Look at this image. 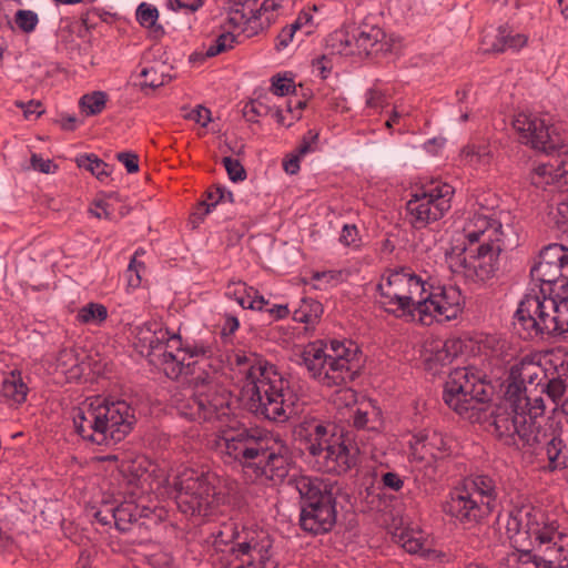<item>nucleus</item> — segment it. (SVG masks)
<instances>
[{"label":"nucleus","instance_id":"1","mask_svg":"<svg viewBox=\"0 0 568 568\" xmlns=\"http://www.w3.org/2000/svg\"><path fill=\"white\" fill-rule=\"evenodd\" d=\"M541 372L532 361H521L510 368L505 397L490 410L491 387L475 367H457L444 386L445 404L470 423L493 426L496 437L505 445L519 449L535 447L545 434L538 418L545 414L541 396L527 394L526 383H534Z\"/></svg>","mask_w":568,"mask_h":568},{"label":"nucleus","instance_id":"2","mask_svg":"<svg viewBox=\"0 0 568 568\" xmlns=\"http://www.w3.org/2000/svg\"><path fill=\"white\" fill-rule=\"evenodd\" d=\"M477 205L463 220L459 232L464 253L450 258V268L469 281L484 283L497 274L500 253L516 241L510 239L513 227L503 225L494 207Z\"/></svg>","mask_w":568,"mask_h":568},{"label":"nucleus","instance_id":"3","mask_svg":"<svg viewBox=\"0 0 568 568\" xmlns=\"http://www.w3.org/2000/svg\"><path fill=\"white\" fill-rule=\"evenodd\" d=\"M225 463H237L253 481H277L288 473L287 446L261 427H229L213 442Z\"/></svg>","mask_w":568,"mask_h":568},{"label":"nucleus","instance_id":"4","mask_svg":"<svg viewBox=\"0 0 568 568\" xmlns=\"http://www.w3.org/2000/svg\"><path fill=\"white\" fill-rule=\"evenodd\" d=\"M235 364L245 376L242 398L254 416L282 424L297 413L298 396L274 364L244 353L235 355Z\"/></svg>","mask_w":568,"mask_h":568},{"label":"nucleus","instance_id":"5","mask_svg":"<svg viewBox=\"0 0 568 568\" xmlns=\"http://www.w3.org/2000/svg\"><path fill=\"white\" fill-rule=\"evenodd\" d=\"M506 530L516 545L529 540L532 550L546 555L558 568H568V534L558 531L556 520L532 505L515 506L508 514Z\"/></svg>","mask_w":568,"mask_h":568},{"label":"nucleus","instance_id":"6","mask_svg":"<svg viewBox=\"0 0 568 568\" xmlns=\"http://www.w3.org/2000/svg\"><path fill=\"white\" fill-rule=\"evenodd\" d=\"M135 422L134 409L123 399L97 397L73 412L75 432L97 445L123 440Z\"/></svg>","mask_w":568,"mask_h":568},{"label":"nucleus","instance_id":"7","mask_svg":"<svg viewBox=\"0 0 568 568\" xmlns=\"http://www.w3.org/2000/svg\"><path fill=\"white\" fill-rule=\"evenodd\" d=\"M175 499L180 510L186 515L210 516L230 501L236 493L237 483L221 477L210 469L183 467L173 479Z\"/></svg>","mask_w":568,"mask_h":568},{"label":"nucleus","instance_id":"8","mask_svg":"<svg viewBox=\"0 0 568 568\" xmlns=\"http://www.w3.org/2000/svg\"><path fill=\"white\" fill-rule=\"evenodd\" d=\"M187 382L193 386L173 395L172 402L179 415L186 419L210 423L223 429L232 427L227 423L231 416L230 393L221 388L215 382V376L210 372L192 375Z\"/></svg>","mask_w":568,"mask_h":568},{"label":"nucleus","instance_id":"9","mask_svg":"<svg viewBox=\"0 0 568 568\" xmlns=\"http://www.w3.org/2000/svg\"><path fill=\"white\" fill-rule=\"evenodd\" d=\"M302 357L311 377L326 387L353 382L363 367L361 351L352 342L332 341L329 348L312 343Z\"/></svg>","mask_w":568,"mask_h":568},{"label":"nucleus","instance_id":"10","mask_svg":"<svg viewBox=\"0 0 568 568\" xmlns=\"http://www.w3.org/2000/svg\"><path fill=\"white\" fill-rule=\"evenodd\" d=\"M497 497L496 481L490 476L470 475L449 491L443 511L459 525L471 528L493 513Z\"/></svg>","mask_w":568,"mask_h":568},{"label":"nucleus","instance_id":"11","mask_svg":"<svg viewBox=\"0 0 568 568\" xmlns=\"http://www.w3.org/2000/svg\"><path fill=\"white\" fill-rule=\"evenodd\" d=\"M301 498V528L312 535L328 532L336 524L337 486L329 480L300 475L290 479Z\"/></svg>","mask_w":568,"mask_h":568},{"label":"nucleus","instance_id":"12","mask_svg":"<svg viewBox=\"0 0 568 568\" xmlns=\"http://www.w3.org/2000/svg\"><path fill=\"white\" fill-rule=\"evenodd\" d=\"M212 537L215 547L231 546L230 555L239 561L234 568H268L273 539L267 530L229 521L213 531Z\"/></svg>","mask_w":568,"mask_h":568},{"label":"nucleus","instance_id":"13","mask_svg":"<svg viewBox=\"0 0 568 568\" xmlns=\"http://www.w3.org/2000/svg\"><path fill=\"white\" fill-rule=\"evenodd\" d=\"M377 303L386 313L406 322H417L425 282L406 268H388L377 284Z\"/></svg>","mask_w":568,"mask_h":568},{"label":"nucleus","instance_id":"14","mask_svg":"<svg viewBox=\"0 0 568 568\" xmlns=\"http://www.w3.org/2000/svg\"><path fill=\"white\" fill-rule=\"evenodd\" d=\"M454 193V187L443 182L418 189L406 202L407 221L416 230L437 222L450 210Z\"/></svg>","mask_w":568,"mask_h":568},{"label":"nucleus","instance_id":"15","mask_svg":"<svg viewBox=\"0 0 568 568\" xmlns=\"http://www.w3.org/2000/svg\"><path fill=\"white\" fill-rule=\"evenodd\" d=\"M148 331L152 333L149 338L151 355L159 356V364L164 374L176 379L182 374H195V366L199 361L185 363L184 345L179 334L170 332L166 327L150 324Z\"/></svg>","mask_w":568,"mask_h":568},{"label":"nucleus","instance_id":"16","mask_svg":"<svg viewBox=\"0 0 568 568\" xmlns=\"http://www.w3.org/2000/svg\"><path fill=\"white\" fill-rule=\"evenodd\" d=\"M552 310V297L547 296L541 288H531L519 302L515 313L516 323L524 338L550 336L552 327L549 317Z\"/></svg>","mask_w":568,"mask_h":568},{"label":"nucleus","instance_id":"17","mask_svg":"<svg viewBox=\"0 0 568 568\" xmlns=\"http://www.w3.org/2000/svg\"><path fill=\"white\" fill-rule=\"evenodd\" d=\"M465 306V297L456 285L425 288L417 323L430 326L434 322H446L457 318Z\"/></svg>","mask_w":568,"mask_h":568},{"label":"nucleus","instance_id":"18","mask_svg":"<svg viewBox=\"0 0 568 568\" xmlns=\"http://www.w3.org/2000/svg\"><path fill=\"white\" fill-rule=\"evenodd\" d=\"M410 458L425 476L434 478L437 463L450 454V446L445 435L436 430L423 429L415 433L409 440Z\"/></svg>","mask_w":568,"mask_h":568},{"label":"nucleus","instance_id":"19","mask_svg":"<svg viewBox=\"0 0 568 568\" xmlns=\"http://www.w3.org/2000/svg\"><path fill=\"white\" fill-rule=\"evenodd\" d=\"M513 126L521 142L535 150L552 153L557 149L566 146L549 121L539 114L519 113L515 116Z\"/></svg>","mask_w":568,"mask_h":568},{"label":"nucleus","instance_id":"20","mask_svg":"<svg viewBox=\"0 0 568 568\" xmlns=\"http://www.w3.org/2000/svg\"><path fill=\"white\" fill-rule=\"evenodd\" d=\"M530 276L541 284H555L559 278L568 283V247L558 243L547 245L530 268Z\"/></svg>","mask_w":568,"mask_h":568},{"label":"nucleus","instance_id":"21","mask_svg":"<svg viewBox=\"0 0 568 568\" xmlns=\"http://www.w3.org/2000/svg\"><path fill=\"white\" fill-rule=\"evenodd\" d=\"M357 453L355 446L346 444L341 438L331 439L313 457L314 467L323 473L342 475L356 465Z\"/></svg>","mask_w":568,"mask_h":568},{"label":"nucleus","instance_id":"22","mask_svg":"<svg viewBox=\"0 0 568 568\" xmlns=\"http://www.w3.org/2000/svg\"><path fill=\"white\" fill-rule=\"evenodd\" d=\"M356 55L377 57L392 51V39L377 26H352Z\"/></svg>","mask_w":568,"mask_h":568},{"label":"nucleus","instance_id":"23","mask_svg":"<svg viewBox=\"0 0 568 568\" xmlns=\"http://www.w3.org/2000/svg\"><path fill=\"white\" fill-rule=\"evenodd\" d=\"M227 23L234 29L253 37L263 31V20L257 10L256 0L235 2L229 11Z\"/></svg>","mask_w":568,"mask_h":568},{"label":"nucleus","instance_id":"24","mask_svg":"<svg viewBox=\"0 0 568 568\" xmlns=\"http://www.w3.org/2000/svg\"><path fill=\"white\" fill-rule=\"evenodd\" d=\"M554 162L540 164L530 174V181L536 187L545 189L556 182L568 183V143L555 151Z\"/></svg>","mask_w":568,"mask_h":568},{"label":"nucleus","instance_id":"25","mask_svg":"<svg viewBox=\"0 0 568 568\" xmlns=\"http://www.w3.org/2000/svg\"><path fill=\"white\" fill-rule=\"evenodd\" d=\"M463 342L459 338L429 339L423 347V358L429 369L450 364L462 353Z\"/></svg>","mask_w":568,"mask_h":568},{"label":"nucleus","instance_id":"26","mask_svg":"<svg viewBox=\"0 0 568 568\" xmlns=\"http://www.w3.org/2000/svg\"><path fill=\"white\" fill-rule=\"evenodd\" d=\"M294 434L305 444V449L312 457L331 440L326 423L311 416L303 418L295 427Z\"/></svg>","mask_w":568,"mask_h":568},{"label":"nucleus","instance_id":"27","mask_svg":"<svg viewBox=\"0 0 568 568\" xmlns=\"http://www.w3.org/2000/svg\"><path fill=\"white\" fill-rule=\"evenodd\" d=\"M126 499L119 506L113 507V523L120 531H128L140 518H148L152 509L142 504L143 497Z\"/></svg>","mask_w":568,"mask_h":568},{"label":"nucleus","instance_id":"28","mask_svg":"<svg viewBox=\"0 0 568 568\" xmlns=\"http://www.w3.org/2000/svg\"><path fill=\"white\" fill-rule=\"evenodd\" d=\"M150 466L152 465L146 458H138L123 468L128 485L132 487L131 496H142L154 489L151 471L149 470Z\"/></svg>","mask_w":568,"mask_h":568},{"label":"nucleus","instance_id":"29","mask_svg":"<svg viewBox=\"0 0 568 568\" xmlns=\"http://www.w3.org/2000/svg\"><path fill=\"white\" fill-rule=\"evenodd\" d=\"M29 387L20 371H11L2 379L0 386L1 402L9 407H17L27 400Z\"/></svg>","mask_w":568,"mask_h":568},{"label":"nucleus","instance_id":"30","mask_svg":"<svg viewBox=\"0 0 568 568\" xmlns=\"http://www.w3.org/2000/svg\"><path fill=\"white\" fill-rule=\"evenodd\" d=\"M557 562L547 561L546 555H532L531 549H519L500 560V568H556Z\"/></svg>","mask_w":568,"mask_h":568},{"label":"nucleus","instance_id":"31","mask_svg":"<svg viewBox=\"0 0 568 568\" xmlns=\"http://www.w3.org/2000/svg\"><path fill=\"white\" fill-rule=\"evenodd\" d=\"M459 159L464 165L474 169H486L491 163L493 153L489 144L471 142L462 149Z\"/></svg>","mask_w":568,"mask_h":568},{"label":"nucleus","instance_id":"32","mask_svg":"<svg viewBox=\"0 0 568 568\" xmlns=\"http://www.w3.org/2000/svg\"><path fill=\"white\" fill-rule=\"evenodd\" d=\"M352 36V26L333 31L326 38V49L332 54L356 55Z\"/></svg>","mask_w":568,"mask_h":568},{"label":"nucleus","instance_id":"33","mask_svg":"<svg viewBox=\"0 0 568 568\" xmlns=\"http://www.w3.org/2000/svg\"><path fill=\"white\" fill-rule=\"evenodd\" d=\"M398 542L409 554L419 555L425 558H433L435 552H429L428 539L420 530H403L398 535Z\"/></svg>","mask_w":568,"mask_h":568},{"label":"nucleus","instance_id":"34","mask_svg":"<svg viewBox=\"0 0 568 568\" xmlns=\"http://www.w3.org/2000/svg\"><path fill=\"white\" fill-rule=\"evenodd\" d=\"M546 454L549 469H562L568 466V448L559 436L554 435L547 442Z\"/></svg>","mask_w":568,"mask_h":568},{"label":"nucleus","instance_id":"35","mask_svg":"<svg viewBox=\"0 0 568 568\" xmlns=\"http://www.w3.org/2000/svg\"><path fill=\"white\" fill-rule=\"evenodd\" d=\"M323 314V305L313 298H303L293 312V320L313 326L318 323Z\"/></svg>","mask_w":568,"mask_h":568},{"label":"nucleus","instance_id":"36","mask_svg":"<svg viewBox=\"0 0 568 568\" xmlns=\"http://www.w3.org/2000/svg\"><path fill=\"white\" fill-rule=\"evenodd\" d=\"M57 367L70 379L79 378L82 374L79 357L72 348H64L59 352Z\"/></svg>","mask_w":568,"mask_h":568},{"label":"nucleus","instance_id":"37","mask_svg":"<svg viewBox=\"0 0 568 568\" xmlns=\"http://www.w3.org/2000/svg\"><path fill=\"white\" fill-rule=\"evenodd\" d=\"M528 38L523 33H506L504 30H499L493 42L489 51L495 53H503L508 49L519 50L527 44Z\"/></svg>","mask_w":568,"mask_h":568},{"label":"nucleus","instance_id":"38","mask_svg":"<svg viewBox=\"0 0 568 568\" xmlns=\"http://www.w3.org/2000/svg\"><path fill=\"white\" fill-rule=\"evenodd\" d=\"M306 106V101L301 99H292L290 98L286 102V114L282 109H276L274 111V116L278 124L284 126H291L295 121L300 120L302 116V111Z\"/></svg>","mask_w":568,"mask_h":568},{"label":"nucleus","instance_id":"39","mask_svg":"<svg viewBox=\"0 0 568 568\" xmlns=\"http://www.w3.org/2000/svg\"><path fill=\"white\" fill-rule=\"evenodd\" d=\"M106 102L108 94L105 92L94 91L84 94L79 101V106L85 115L92 116L100 114L105 109Z\"/></svg>","mask_w":568,"mask_h":568},{"label":"nucleus","instance_id":"40","mask_svg":"<svg viewBox=\"0 0 568 568\" xmlns=\"http://www.w3.org/2000/svg\"><path fill=\"white\" fill-rule=\"evenodd\" d=\"M108 317V308L100 303H89L81 307L77 314L78 322L82 324L103 323Z\"/></svg>","mask_w":568,"mask_h":568},{"label":"nucleus","instance_id":"41","mask_svg":"<svg viewBox=\"0 0 568 568\" xmlns=\"http://www.w3.org/2000/svg\"><path fill=\"white\" fill-rule=\"evenodd\" d=\"M78 165L84 168L94 174L99 180L108 178L111 173V168L104 161L94 154L84 155L78 159Z\"/></svg>","mask_w":568,"mask_h":568},{"label":"nucleus","instance_id":"42","mask_svg":"<svg viewBox=\"0 0 568 568\" xmlns=\"http://www.w3.org/2000/svg\"><path fill=\"white\" fill-rule=\"evenodd\" d=\"M141 254H144L143 250L135 251L125 272L128 285L132 288H138L141 285L142 274L145 272V264L138 258Z\"/></svg>","mask_w":568,"mask_h":568},{"label":"nucleus","instance_id":"43","mask_svg":"<svg viewBox=\"0 0 568 568\" xmlns=\"http://www.w3.org/2000/svg\"><path fill=\"white\" fill-rule=\"evenodd\" d=\"M114 202H118V196L114 194L97 199L94 200L93 207L90 209V212L98 219L112 220L114 217Z\"/></svg>","mask_w":568,"mask_h":568},{"label":"nucleus","instance_id":"44","mask_svg":"<svg viewBox=\"0 0 568 568\" xmlns=\"http://www.w3.org/2000/svg\"><path fill=\"white\" fill-rule=\"evenodd\" d=\"M236 38L232 32H223L216 37L205 51V57H215L234 48Z\"/></svg>","mask_w":568,"mask_h":568},{"label":"nucleus","instance_id":"45","mask_svg":"<svg viewBox=\"0 0 568 568\" xmlns=\"http://www.w3.org/2000/svg\"><path fill=\"white\" fill-rule=\"evenodd\" d=\"M317 11V7H307L304 8L293 23H291V27L302 33L303 36H308L313 32L314 28V21H313V12Z\"/></svg>","mask_w":568,"mask_h":568},{"label":"nucleus","instance_id":"46","mask_svg":"<svg viewBox=\"0 0 568 568\" xmlns=\"http://www.w3.org/2000/svg\"><path fill=\"white\" fill-rule=\"evenodd\" d=\"M214 353V344L212 342L200 339L184 345L185 358L202 357L210 358Z\"/></svg>","mask_w":568,"mask_h":568},{"label":"nucleus","instance_id":"47","mask_svg":"<svg viewBox=\"0 0 568 568\" xmlns=\"http://www.w3.org/2000/svg\"><path fill=\"white\" fill-rule=\"evenodd\" d=\"M284 0H264L257 7L261 19L263 20V30L268 28L276 19L278 11L283 8Z\"/></svg>","mask_w":568,"mask_h":568},{"label":"nucleus","instance_id":"48","mask_svg":"<svg viewBox=\"0 0 568 568\" xmlns=\"http://www.w3.org/2000/svg\"><path fill=\"white\" fill-rule=\"evenodd\" d=\"M14 22L22 32L31 33L36 30L39 18L34 11L18 10L14 14Z\"/></svg>","mask_w":568,"mask_h":568},{"label":"nucleus","instance_id":"49","mask_svg":"<svg viewBox=\"0 0 568 568\" xmlns=\"http://www.w3.org/2000/svg\"><path fill=\"white\" fill-rule=\"evenodd\" d=\"M250 293L255 294V287L248 286L242 281H231L226 286L225 295L239 304H243V297H250Z\"/></svg>","mask_w":568,"mask_h":568},{"label":"nucleus","instance_id":"50","mask_svg":"<svg viewBox=\"0 0 568 568\" xmlns=\"http://www.w3.org/2000/svg\"><path fill=\"white\" fill-rule=\"evenodd\" d=\"M271 108L260 97L244 106L243 114L248 122H256L258 116H266Z\"/></svg>","mask_w":568,"mask_h":568},{"label":"nucleus","instance_id":"51","mask_svg":"<svg viewBox=\"0 0 568 568\" xmlns=\"http://www.w3.org/2000/svg\"><path fill=\"white\" fill-rule=\"evenodd\" d=\"M159 19L158 9L149 3H141L136 9V20L144 28H153Z\"/></svg>","mask_w":568,"mask_h":568},{"label":"nucleus","instance_id":"52","mask_svg":"<svg viewBox=\"0 0 568 568\" xmlns=\"http://www.w3.org/2000/svg\"><path fill=\"white\" fill-rule=\"evenodd\" d=\"M566 387L564 379L552 378L542 385L541 392H545L554 403L558 404L566 393Z\"/></svg>","mask_w":568,"mask_h":568},{"label":"nucleus","instance_id":"53","mask_svg":"<svg viewBox=\"0 0 568 568\" xmlns=\"http://www.w3.org/2000/svg\"><path fill=\"white\" fill-rule=\"evenodd\" d=\"M320 133L316 130H308L302 138L300 144L296 146L295 152L301 156L317 150Z\"/></svg>","mask_w":568,"mask_h":568},{"label":"nucleus","instance_id":"54","mask_svg":"<svg viewBox=\"0 0 568 568\" xmlns=\"http://www.w3.org/2000/svg\"><path fill=\"white\" fill-rule=\"evenodd\" d=\"M332 402L337 408L351 407L357 403V393L349 387L339 388L334 393Z\"/></svg>","mask_w":568,"mask_h":568},{"label":"nucleus","instance_id":"55","mask_svg":"<svg viewBox=\"0 0 568 568\" xmlns=\"http://www.w3.org/2000/svg\"><path fill=\"white\" fill-rule=\"evenodd\" d=\"M222 163L231 181L240 182L246 179V171L237 159L225 156L223 158Z\"/></svg>","mask_w":568,"mask_h":568},{"label":"nucleus","instance_id":"56","mask_svg":"<svg viewBox=\"0 0 568 568\" xmlns=\"http://www.w3.org/2000/svg\"><path fill=\"white\" fill-rule=\"evenodd\" d=\"M312 281L320 283L316 284V288H323L322 283L325 285H335L342 278V271L328 270V271H315L311 276Z\"/></svg>","mask_w":568,"mask_h":568},{"label":"nucleus","instance_id":"57","mask_svg":"<svg viewBox=\"0 0 568 568\" xmlns=\"http://www.w3.org/2000/svg\"><path fill=\"white\" fill-rule=\"evenodd\" d=\"M294 88V81L291 78L281 77L280 74L272 78L271 91L275 95H287Z\"/></svg>","mask_w":568,"mask_h":568},{"label":"nucleus","instance_id":"58","mask_svg":"<svg viewBox=\"0 0 568 568\" xmlns=\"http://www.w3.org/2000/svg\"><path fill=\"white\" fill-rule=\"evenodd\" d=\"M207 201H203L200 203L201 206H206L205 214H207L212 207H214L217 203L223 202L225 199V187L221 185H216L214 187H210L206 191Z\"/></svg>","mask_w":568,"mask_h":568},{"label":"nucleus","instance_id":"59","mask_svg":"<svg viewBox=\"0 0 568 568\" xmlns=\"http://www.w3.org/2000/svg\"><path fill=\"white\" fill-rule=\"evenodd\" d=\"M169 7L174 11L193 13L203 7L205 0H168Z\"/></svg>","mask_w":568,"mask_h":568},{"label":"nucleus","instance_id":"60","mask_svg":"<svg viewBox=\"0 0 568 568\" xmlns=\"http://www.w3.org/2000/svg\"><path fill=\"white\" fill-rule=\"evenodd\" d=\"M339 241L345 246H355L359 245V235L356 225L354 224H345L342 229V233L339 236Z\"/></svg>","mask_w":568,"mask_h":568},{"label":"nucleus","instance_id":"61","mask_svg":"<svg viewBox=\"0 0 568 568\" xmlns=\"http://www.w3.org/2000/svg\"><path fill=\"white\" fill-rule=\"evenodd\" d=\"M30 163L33 170L45 174L54 173L58 170V165L52 160H45L37 153H32Z\"/></svg>","mask_w":568,"mask_h":568},{"label":"nucleus","instance_id":"62","mask_svg":"<svg viewBox=\"0 0 568 568\" xmlns=\"http://www.w3.org/2000/svg\"><path fill=\"white\" fill-rule=\"evenodd\" d=\"M267 304L268 301L255 288V294L250 293V297H243V304L239 305L252 311H263Z\"/></svg>","mask_w":568,"mask_h":568},{"label":"nucleus","instance_id":"63","mask_svg":"<svg viewBox=\"0 0 568 568\" xmlns=\"http://www.w3.org/2000/svg\"><path fill=\"white\" fill-rule=\"evenodd\" d=\"M184 118L192 120L202 126H206L211 121V111L202 105H197L187 112Z\"/></svg>","mask_w":568,"mask_h":568},{"label":"nucleus","instance_id":"64","mask_svg":"<svg viewBox=\"0 0 568 568\" xmlns=\"http://www.w3.org/2000/svg\"><path fill=\"white\" fill-rule=\"evenodd\" d=\"M140 75L143 79L142 84L145 87L155 89L164 84L163 78L158 75L154 68H144Z\"/></svg>","mask_w":568,"mask_h":568}]
</instances>
